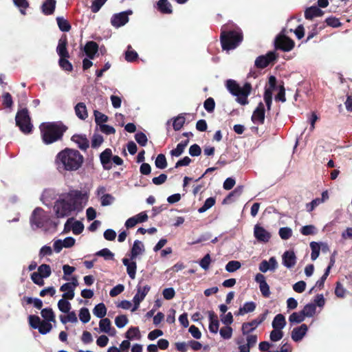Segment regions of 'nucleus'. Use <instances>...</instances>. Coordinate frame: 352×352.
Masks as SVG:
<instances>
[{"mask_svg": "<svg viewBox=\"0 0 352 352\" xmlns=\"http://www.w3.org/2000/svg\"><path fill=\"white\" fill-rule=\"evenodd\" d=\"M226 87L231 94L236 96V100L241 105L248 104V97L250 94L252 86L246 82L241 87L234 80L230 79L226 82Z\"/></svg>", "mask_w": 352, "mask_h": 352, "instance_id": "obj_3", "label": "nucleus"}, {"mask_svg": "<svg viewBox=\"0 0 352 352\" xmlns=\"http://www.w3.org/2000/svg\"><path fill=\"white\" fill-rule=\"evenodd\" d=\"M2 104L5 107L10 108L12 106L13 101L11 95L9 93H4L2 96Z\"/></svg>", "mask_w": 352, "mask_h": 352, "instance_id": "obj_60", "label": "nucleus"}, {"mask_svg": "<svg viewBox=\"0 0 352 352\" xmlns=\"http://www.w3.org/2000/svg\"><path fill=\"white\" fill-rule=\"evenodd\" d=\"M283 337V333L282 330L277 329H274V330L271 331L270 336V340L273 342H277L282 339Z\"/></svg>", "mask_w": 352, "mask_h": 352, "instance_id": "obj_56", "label": "nucleus"}, {"mask_svg": "<svg viewBox=\"0 0 352 352\" xmlns=\"http://www.w3.org/2000/svg\"><path fill=\"white\" fill-rule=\"evenodd\" d=\"M221 43L223 50H230L236 48L243 40L241 30L226 31L222 30L221 33Z\"/></svg>", "mask_w": 352, "mask_h": 352, "instance_id": "obj_4", "label": "nucleus"}, {"mask_svg": "<svg viewBox=\"0 0 352 352\" xmlns=\"http://www.w3.org/2000/svg\"><path fill=\"white\" fill-rule=\"evenodd\" d=\"M254 236L258 242L267 243L270 241L272 234L261 224L257 223L254 227Z\"/></svg>", "mask_w": 352, "mask_h": 352, "instance_id": "obj_10", "label": "nucleus"}, {"mask_svg": "<svg viewBox=\"0 0 352 352\" xmlns=\"http://www.w3.org/2000/svg\"><path fill=\"white\" fill-rule=\"evenodd\" d=\"M53 253V250L50 246L44 245L43 246L38 253L39 258H42L47 256H51Z\"/></svg>", "mask_w": 352, "mask_h": 352, "instance_id": "obj_64", "label": "nucleus"}, {"mask_svg": "<svg viewBox=\"0 0 352 352\" xmlns=\"http://www.w3.org/2000/svg\"><path fill=\"white\" fill-rule=\"evenodd\" d=\"M57 24L58 25L59 29L62 32H69L71 29V25L67 21V20L65 19L63 17L58 16L56 18Z\"/></svg>", "mask_w": 352, "mask_h": 352, "instance_id": "obj_38", "label": "nucleus"}, {"mask_svg": "<svg viewBox=\"0 0 352 352\" xmlns=\"http://www.w3.org/2000/svg\"><path fill=\"white\" fill-rule=\"evenodd\" d=\"M265 120V107L263 103L260 102L252 116V120L254 124H263Z\"/></svg>", "mask_w": 352, "mask_h": 352, "instance_id": "obj_17", "label": "nucleus"}, {"mask_svg": "<svg viewBox=\"0 0 352 352\" xmlns=\"http://www.w3.org/2000/svg\"><path fill=\"white\" fill-rule=\"evenodd\" d=\"M128 340H140L141 334L138 327H130L125 333Z\"/></svg>", "mask_w": 352, "mask_h": 352, "instance_id": "obj_34", "label": "nucleus"}, {"mask_svg": "<svg viewBox=\"0 0 352 352\" xmlns=\"http://www.w3.org/2000/svg\"><path fill=\"white\" fill-rule=\"evenodd\" d=\"M136 142L142 146L146 145L148 139L146 135L142 132H138L135 135Z\"/></svg>", "mask_w": 352, "mask_h": 352, "instance_id": "obj_55", "label": "nucleus"}, {"mask_svg": "<svg viewBox=\"0 0 352 352\" xmlns=\"http://www.w3.org/2000/svg\"><path fill=\"white\" fill-rule=\"evenodd\" d=\"M41 314L42 317L45 319L44 320L55 322V315L52 309L45 308L41 310Z\"/></svg>", "mask_w": 352, "mask_h": 352, "instance_id": "obj_37", "label": "nucleus"}, {"mask_svg": "<svg viewBox=\"0 0 352 352\" xmlns=\"http://www.w3.org/2000/svg\"><path fill=\"white\" fill-rule=\"evenodd\" d=\"M241 265L239 261H229L226 265V270L228 272H234L241 267Z\"/></svg>", "mask_w": 352, "mask_h": 352, "instance_id": "obj_53", "label": "nucleus"}, {"mask_svg": "<svg viewBox=\"0 0 352 352\" xmlns=\"http://www.w3.org/2000/svg\"><path fill=\"white\" fill-rule=\"evenodd\" d=\"M56 0H45L41 6V11L45 15H51L56 8Z\"/></svg>", "mask_w": 352, "mask_h": 352, "instance_id": "obj_25", "label": "nucleus"}, {"mask_svg": "<svg viewBox=\"0 0 352 352\" xmlns=\"http://www.w3.org/2000/svg\"><path fill=\"white\" fill-rule=\"evenodd\" d=\"M54 209L58 218L67 217L72 211L75 210L65 197L60 198L55 202Z\"/></svg>", "mask_w": 352, "mask_h": 352, "instance_id": "obj_8", "label": "nucleus"}, {"mask_svg": "<svg viewBox=\"0 0 352 352\" xmlns=\"http://www.w3.org/2000/svg\"><path fill=\"white\" fill-rule=\"evenodd\" d=\"M129 320L125 315H120L116 317L115 324L118 328H123L128 323Z\"/></svg>", "mask_w": 352, "mask_h": 352, "instance_id": "obj_52", "label": "nucleus"}, {"mask_svg": "<svg viewBox=\"0 0 352 352\" xmlns=\"http://www.w3.org/2000/svg\"><path fill=\"white\" fill-rule=\"evenodd\" d=\"M323 12L317 6H311L306 9L305 12V16L307 19H311L316 16L322 15Z\"/></svg>", "mask_w": 352, "mask_h": 352, "instance_id": "obj_30", "label": "nucleus"}, {"mask_svg": "<svg viewBox=\"0 0 352 352\" xmlns=\"http://www.w3.org/2000/svg\"><path fill=\"white\" fill-rule=\"evenodd\" d=\"M300 233L305 236L313 235L316 233V228L313 225L305 226L301 228Z\"/></svg>", "mask_w": 352, "mask_h": 352, "instance_id": "obj_54", "label": "nucleus"}, {"mask_svg": "<svg viewBox=\"0 0 352 352\" xmlns=\"http://www.w3.org/2000/svg\"><path fill=\"white\" fill-rule=\"evenodd\" d=\"M68 57H62L59 59L60 67L65 71L71 72L73 69L72 63L67 59Z\"/></svg>", "mask_w": 352, "mask_h": 352, "instance_id": "obj_50", "label": "nucleus"}, {"mask_svg": "<svg viewBox=\"0 0 352 352\" xmlns=\"http://www.w3.org/2000/svg\"><path fill=\"white\" fill-rule=\"evenodd\" d=\"M256 304L254 302H247L242 307L239 309L238 314L243 315L247 313L252 312L255 310Z\"/></svg>", "mask_w": 352, "mask_h": 352, "instance_id": "obj_36", "label": "nucleus"}, {"mask_svg": "<svg viewBox=\"0 0 352 352\" xmlns=\"http://www.w3.org/2000/svg\"><path fill=\"white\" fill-rule=\"evenodd\" d=\"M52 329V325L50 322L42 320L39 327H38V331L41 334H47Z\"/></svg>", "mask_w": 352, "mask_h": 352, "instance_id": "obj_42", "label": "nucleus"}, {"mask_svg": "<svg viewBox=\"0 0 352 352\" xmlns=\"http://www.w3.org/2000/svg\"><path fill=\"white\" fill-rule=\"evenodd\" d=\"M136 287L137 292L133 298L134 307L133 308L132 311H134L138 309L140 302L144 299L151 289L150 286L147 284H145L143 280L139 281Z\"/></svg>", "mask_w": 352, "mask_h": 352, "instance_id": "obj_9", "label": "nucleus"}, {"mask_svg": "<svg viewBox=\"0 0 352 352\" xmlns=\"http://www.w3.org/2000/svg\"><path fill=\"white\" fill-rule=\"evenodd\" d=\"M155 164L157 168L164 169L167 166V162L164 154H159L155 160Z\"/></svg>", "mask_w": 352, "mask_h": 352, "instance_id": "obj_45", "label": "nucleus"}, {"mask_svg": "<svg viewBox=\"0 0 352 352\" xmlns=\"http://www.w3.org/2000/svg\"><path fill=\"white\" fill-rule=\"evenodd\" d=\"M36 272L44 278H47L51 275V267L49 265L42 264L38 267V272Z\"/></svg>", "mask_w": 352, "mask_h": 352, "instance_id": "obj_43", "label": "nucleus"}, {"mask_svg": "<svg viewBox=\"0 0 352 352\" xmlns=\"http://www.w3.org/2000/svg\"><path fill=\"white\" fill-rule=\"evenodd\" d=\"M316 311V306L314 303H309L306 305L302 310L305 317H312Z\"/></svg>", "mask_w": 352, "mask_h": 352, "instance_id": "obj_39", "label": "nucleus"}, {"mask_svg": "<svg viewBox=\"0 0 352 352\" xmlns=\"http://www.w3.org/2000/svg\"><path fill=\"white\" fill-rule=\"evenodd\" d=\"M310 247L311 249V258L315 261L320 254V246L316 242H311Z\"/></svg>", "mask_w": 352, "mask_h": 352, "instance_id": "obj_51", "label": "nucleus"}, {"mask_svg": "<svg viewBox=\"0 0 352 352\" xmlns=\"http://www.w3.org/2000/svg\"><path fill=\"white\" fill-rule=\"evenodd\" d=\"M122 263L126 267V272L131 279H135L137 270V264L134 260L126 258L122 259Z\"/></svg>", "mask_w": 352, "mask_h": 352, "instance_id": "obj_21", "label": "nucleus"}, {"mask_svg": "<svg viewBox=\"0 0 352 352\" xmlns=\"http://www.w3.org/2000/svg\"><path fill=\"white\" fill-rule=\"evenodd\" d=\"M266 314L261 315L258 318L250 322H245L242 325V331L243 334H248L255 329L265 319Z\"/></svg>", "mask_w": 352, "mask_h": 352, "instance_id": "obj_15", "label": "nucleus"}, {"mask_svg": "<svg viewBox=\"0 0 352 352\" xmlns=\"http://www.w3.org/2000/svg\"><path fill=\"white\" fill-rule=\"evenodd\" d=\"M132 14L131 10H127L115 14L111 19V23L115 28H120L124 25L129 21V15Z\"/></svg>", "mask_w": 352, "mask_h": 352, "instance_id": "obj_11", "label": "nucleus"}, {"mask_svg": "<svg viewBox=\"0 0 352 352\" xmlns=\"http://www.w3.org/2000/svg\"><path fill=\"white\" fill-rule=\"evenodd\" d=\"M98 45L94 41H89L84 47V51L89 59H94L95 54L98 52Z\"/></svg>", "mask_w": 352, "mask_h": 352, "instance_id": "obj_24", "label": "nucleus"}, {"mask_svg": "<svg viewBox=\"0 0 352 352\" xmlns=\"http://www.w3.org/2000/svg\"><path fill=\"white\" fill-rule=\"evenodd\" d=\"M70 230L74 234H79L83 231L84 225L79 221H74L73 218L68 219L65 224V230L67 232Z\"/></svg>", "mask_w": 352, "mask_h": 352, "instance_id": "obj_14", "label": "nucleus"}, {"mask_svg": "<svg viewBox=\"0 0 352 352\" xmlns=\"http://www.w3.org/2000/svg\"><path fill=\"white\" fill-rule=\"evenodd\" d=\"M283 264L287 268L293 267L296 263V257L294 252L286 251L282 256Z\"/></svg>", "mask_w": 352, "mask_h": 352, "instance_id": "obj_19", "label": "nucleus"}, {"mask_svg": "<svg viewBox=\"0 0 352 352\" xmlns=\"http://www.w3.org/2000/svg\"><path fill=\"white\" fill-rule=\"evenodd\" d=\"M112 157V152L110 148L105 149L100 155V162L103 168L109 170L111 168V160Z\"/></svg>", "mask_w": 352, "mask_h": 352, "instance_id": "obj_22", "label": "nucleus"}, {"mask_svg": "<svg viewBox=\"0 0 352 352\" xmlns=\"http://www.w3.org/2000/svg\"><path fill=\"white\" fill-rule=\"evenodd\" d=\"M115 200V198L110 194H107L100 198L101 206H107L111 205Z\"/></svg>", "mask_w": 352, "mask_h": 352, "instance_id": "obj_57", "label": "nucleus"}, {"mask_svg": "<svg viewBox=\"0 0 352 352\" xmlns=\"http://www.w3.org/2000/svg\"><path fill=\"white\" fill-rule=\"evenodd\" d=\"M185 122V118L182 116H178L174 119L173 128L175 131H179L184 125Z\"/></svg>", "mask_w": 352, "mask_h": 352, "instance_id": "obj_62", "label": "nucleus"}, {"mask_svg": "<svg viewBox=\"0 0 352 352\" xmlns=\"http://www.w3.org/2000/svg\"><path fill=\"white\" fill-rule=\"evenodd\" d=\"M50 221L49 214L40 208H36L32 212L30 218L31 226L33 229L46 227Z\"/></svg>", "mask_w": 352, "mask_h": 352, "instance_id": "obj_6", "label": "nucleus"}, {"mask_svg": "<svg viewBox=\"0 0 352 352\" xmlns=\"http://www.w3.org/2000/svg\"><path fill=\"white\" fill-rule=\"evenodd\" d=\"M76 115L80 120H85L88 117L87 107L85 103L79 102L78 103L75 108Z\"/></svg>", "mask_w": 352, "mask_h": 352, "instance_id": "obj_29", "label": "nucleus"}, {"mask_svg": "<svg viewBox=\"0 0 352 352\" xmlns=\"http://www.w3.org/2000/svg\"><path fill=\"white\" fill-rule=\"evenodd\" d=\"M278 267V262L275 257H271L269 261L263 260L259 264L258 269L263 272L265 273L267 271H274Z\"/></svg>", "mask_w": 352, "mask_h": 352, "instance_id": "obj_18", "label": "nucleus"}, {"mask_svg": "<svg viewBox=\"0 0 352 352\" xmlns=\"http://www.w3.org/2000/svg\"><path fill=\"white\" fill-rule=\"evenodd\" d=\"M221 336L224 339H229L232 337V329L228 325H226L224 327H222L219 331Z\"/></svg>", "mask_w": 352, "mask_h": 352, "instance_id": "obj_58", "label": "nucleus"}, {"mask_svg": "<svg viewBox=\"0 0 352 352\" xmlns=\"http://www.w3.org/2000/svg\"><path fill=\"white\" fill-rule=\"evenodd\" d=\"M94 117H95V122L97 124H104L103 123L106 122L108 120V117L100 113V111L95 110L94 111Z\"/></svg>", "mask_w": 352, "mask_h": 352, "instance_id": "obj_48", "label": "nucleus"}, {"mask_svg": "<svg viewBox=\"0 0 352 352\" xmlns=\"http://www.w3.org/2000/svg\"><path fill=\"white\" fill-rule=\"evenodd\" d=\"M276 43L278 48L285 52H289L292 50L294 47V41L285 36H278L276 38Z\"/></svg>", "mask_w": 352, "mask_h": 352, "instance_id": "obj_16", "label": "nucleus"}, {"mask_svg": "<svg viewBox=\"0 0 352 352\" xmlns=\"http://www.w3.org/2000/svg\"><path fill=\"white\" fill-rule=\"evenodd\" d=\"M43 278L44 277L42 276L40 274H38L36 272H33L31 274V279L33 283L39 286H43L44 285L45 282Z\"/></svg>", "mask_w": 352, "mask_h": 352, "instance_id": "obj_59", "label": "nucleus"}, {"mask_svg": "<svg viewBox=\"0 0 352 352\" xmlns=\"http://www.w3.org/2000/svg\"><path fill=\"white\" fill-rule=\"evenodd\" d=\"M60 290L63 292L62 297L65 299L72 300L74 298V291L71 287L70 284L67 283L63 284L60 287Z\"/></svg>", "mask_w": 352, "mask_h": 352, "instance_id": "obj_31", "label": "nucleus"}, {"mask_svg": "<svg viewBox=\"0 0 352 352\" xmlns=\"http://www.w3.org/2000/svg\"><path fill=\"white\" fill-rule=\"evenodd\" d=\"M305 318L302 311L294 312L289 316V320L291 323H300L304 321Z\"/></svg>", "mask_w": 352, "mask_h": 352, "instance_id": "obj_41", "label": "nucleus"}, {"mask_svg": "<svg viewBox=\"0 0 352 352\" xmlns=\"http://www.w3.org/2000/svg\"><path fill=\"white\" fill-rule=\"evenodd\" d=\"M41 135L45 144H50L61 140L67 127L59 122H43L39 126Z\"/></svg>", "mask_w": 352, "mask_h": 352, "instance_id": "obj_2", "label": "nucleus"}, {"mask_svg": "<svg viewBox=\"0 0 352 352\" xmlns=\"http://www.w3.org/2000/svg\"><path fill=\"white\" fill-rule=\"evenodd\" d=\"M307 330L308 328L305 324H302L300 327L294 328L291 335L292 340L295 342L300 341L305 336Z\"/></svg>", "mask_w": 352, "mask_h": 352, "instance_id": "obj_20", "label": "nucleus"}, {"mask_svg": "<svg viewBox=\"0 0 352 352\" xmlns=\"http://www.w3.org/2000/svg\"><path fill=\"white\" fill-rule=\"evenodd\" d=\"M157 7L164 14H170L173 12L172 6L168 0H159Z\"/></svg>", "mask_w": 352, "mask_h": 352, "instance_id": "obj_32", "label": "nucleus"}, {"mask_svg": "<svg viewBox=\"0 0 352 352\" xmlns=\"http://www.w3.org/2000/svg\"><path fill=\"white\" fill-rule=\"evenodd\" d=\"M272 324L274 329L282 330L286 325V321L284 316L280 314H277L274 317Z\"/></svg>", "mask_w": 352, "mask_h": 352, "instance_id": "obj_33", "label": "nucleus"}, {"mask_svg": "<svg viewBox=\"0 0 352 352\" xmlns=\"http://www.w3.org/2000/svg\"><path fill=\"white\" fill-rule=\"evenodd\" d=\"M67 39L60 38L58 41V46L56 47V52L60 56L62 57H69V52L67 50Z\"/></svg>", "mask_w": 352, "mask_h": 352, "instance_id": "obj_27", "label": "nucleus"}, {"mask_svg": "<svg viewBox=\"0 0 352 352\" xmlns=\"http://www.w3.org/2000/svg\"><path fill=\"white\" fill-rule=\"evenodd\" d=\"M144 252V245L143 243L138 240L135 241L131 251V260H135L138 256L142 254Z\"/></svg>", "mask_w": 352, "mask_h": 352, "instance_id": "obj_23", "label": "nucleus"}, {"mask_svg": "<svg viewBox=\"0 0 352 352\" xmlns=\"http://www.w3.org/2000/svg\"><path fill=\"white\" fill-rule=\"evenodd\" d=\"M79 318L83 323H87L90 320L91 316L87 308L82 307L80 309Z\"/></svg>", "mask_w": 352, "mask_h": 352, "instance_id": "obj_46", "label": "nucleus"}, {"mask_svg": "<svg viewBox=\"0 0 352 352\" xmlns=\"http://www.w3.org/2000/svg\"><path fill=\"white\" fill-rule=\"evenodd\" d=\"M214 204L215 199L213 197H209L205 201L204 205L198 209V212L199 213H203L212 208Z\"/></svg>", "mask_w": 352, "mask_h": 352, "instance_id": "obj_44", "label": "nucleus"}, {"mask_svg": "<svg viewBox=\"0 0 352 352\" xmlns=\"http://www.w3.org/2000/svg\"><path fill=\"white\" fill-rule=\"evenodd\" d=\"M67 300L63 298L58 302V308L63 313H68L71 309V304Z\"/></svg>", "mask_w": 352, "mask_h": 352, "instance_id": "obj_40", "label": "nucleus"}, {"mask_svg": "<svg viewBox=\"0 0 352 352\" xmlns=\"http://www.w3.org/2000/svg\"><path fill=\"white\" fill-rule=\"evenodd\" d=\"M94 330L107 333L110 336H114L116 334V330L111 326V320L107 318H101L99 321V328L95 327Z\"/></svg>", "mask_w": 352, "mask_h": 352, "instance_id": "obj_13", "label": "nucleus"}, {"mask_svg": "<svg viewBox=\"0 0 352 352\" xmlns=\"http://www.w3.org/2000/svg\"><path fill=\"white\" fill-rule=\"evenodd\" d=\"M209 330L211 333H217L219 331V322L217 315L212 311L209 312Z\"/></svg>", "mask_w": 352, "mask_h": 352, "instance_id": "obj_28", "label": "nucleus"}, {"mask_svg": "<svg viewBox=\"0 0 352 352\" xmlns=\"http://www.w3.org/2000/svg\"><path fill=\"white\" fill-rule=\"evenodd\" d=\"M72 140L82 150H86L89 146V140L83 135H74L72 137Z\"/></svg>", "mask_w": 352, "mask_h": 352, "instance_id": "obj_26", "label": "nucleus"}, {"mask_svg": "<svg viewBox=\"0 0 352 352\" xmlns=\"http://www.w3.org/2000/svg\"><path fill=\"white\" fill-rule=\"evenodd\" d=\"M280 237L283 240L289 239L292 235V230L290 228H280L278 231Z\"/></svg>", "mask_w": 352, "mask_h": 352, "instance_id": "obj_49", "label": "nucleus"}, {"mask_svg": "<svg viewBox=\"0 0 352 352\" xmlns=\"http://www.w3.org/2000/svg\"><path fill=\"white\" fill-rule=\"evenodd\" d=\"M93 314L97 318H103L107 314V308L104 303L101 302L95 306Z\"/></svg>", "mask_w": 352, "mask_h": 352, "instance_id": "obj_35", "label": "nucleus"}, {"mask_svg": "<svg viewBox=\"0 0 352 352\" xmlns=\"http://www.w3.org/2000/svg\"><path fill=\"white\" fill-rule=\"evenodd\" d=\"M204 107L208 113L212 112L215 107L214 99L212 98H207L204 103Z\"/></svg>", "mask_w": 352, "mask_h": 352, "instance_id": "obj_61", "label": "nucleus"}, {"mask_svg": "<svg viewBox=\"0 0 352 352\" xmlns=\"http://www.w3.org/2000/svg\"><path fill=\"white\" fill-rule=\"evenodd\" d=\"M15 120L16 125L23 133H30L32 131L33 125L31 123L30 117L27 109H22L18 111Z\"/></svg>", "mask_w": 352, "mask_h": 352, "instance_id": "obj_7", "label": "nucleus"}, {"mask_svg": "<svg viewBox=\"0 0 352 352\" xmlns=\"http://www.w3.org/2000/svg\"><path fill=\"white\" fill-rule=\"evenodd\" d=\"M65 196L75 210H81L86 204L88 199V195L86 192L78 190H70Z\"/></svg>", "mask_w": 352, "mask_h": 352, "instance_id": "obj_5", "label": "nucleus"}, {"mask_svg": "<svg viewBox=\"0 0 352 352\" xmlns=\"http://www.w3.org/2000/svg\"><path fill=\"white\" fill-rule=\"evenodd\" d=\"M276 58V54L274 52H269L265 55H262L257 57L255 60L254 65L257 68L263 69L268 66Z\"/></svg>", "mask_w": 352, "mask_h": 352, "instance_id": "obj_12", "label": "nucleus"}, {"mask_svg": "<svg viewBox=\"0 0 352 352\" xmlns=\"http://www.w3.org/2000/svg\"><path fill=\"white\" fill-rule=\"evenodd\" d=\"M96 256H102L105 260H113L114 258V254L111 252L109 249L104 248L96 253Z\"/></svg>", "mask_w": 352, "mask_h": 352, "instance_id": "obj_47", "label": "nucleus"}, {"mask_svg": "<svg viewBox=\"0 0 352 352\" xmlns=\"http://www.w3.org/2000/svg\"><path fill=\"white\" fill-rule=\"evenodd\" d=\"M30 325L33 329H38L42 320L37 316L30 315L28 318Z\"/></svg>", "mask_w": 352, "mask_h": 352, "instance_id": "obj_63", "label": "nucleus"}, {"mask_svg": "<svg viewBox=\"0 0 352 352\" xmlns=\"http://www.w3.org/2000/svg\"><path fill=\"white\" fill-rule=\"evenodd\" d=\"M83 162V155L78 150L69 148L58 152L54 159L56 170L60 173L77 171L81 168Z\"/></svg>", "mask_w": 352, "mask_h": 352, "instance_id": "obj_1", "label": "nucleus"}]
</instances>
